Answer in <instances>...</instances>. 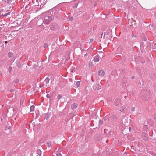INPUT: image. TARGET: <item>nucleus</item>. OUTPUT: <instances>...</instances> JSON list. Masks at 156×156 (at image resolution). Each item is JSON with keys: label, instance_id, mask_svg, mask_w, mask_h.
Masks as SVG:
<instances>
[{"label": "nucleus", "instance_id": "f257e3e1", "mask_svg": "<svg viewBox=\"0 0 156 156\" xmlns=\"http://www.w3.org/2000/svg\"><path fill=\"white\" fill-rule=\"evenodd\" d=\"M101 86L99 84H96L94 87V90H99L101 88Z\"/></svg>", "mask_w": 156, "mask_h": 156}, {"label": "nucleus", "instance_id": "f03ea898", "mask_svg": "<svg viewBox=\"0 0 156 156\" xmlns=\"http://www.w3.org/2000/svg\"><path fill=\"white\" fill-rule=\"evenodd\" d=\"M100 57L98 55H96L94 58V60L95 62H98L99 61Z\"/></svg>", "mask_w": 156, "mask_h": 156}, {"label": "nucleus", "instance_id": "7ed1b4c3", "mask_svg": "<svg viewBox=\"0 0 156 156\" xmlns=\"http://www.w3.org/2000/svg\"><path fill=\"white\" fill-rule=\"evenodd\" d=\"M104 72L102 70H100L98 72V75L101 76H102L104 75Z\"/></svg>", "mask_w": 156, "mask_h": 156}, {"label": "nucleus", "instance_id": "20e7f679", "mask_svg": "<svg viewBox=\"0 0 156 156\" xmlns=\"http://www.w3.org/2000/svg\"><path fill=\"white\" fill-rule=\"evenodd\" d=\"M77 107V105L76 103H73L72 106L71 108L72 109L76 108Z\"/></svg>", "mask_w": 156, "mask_h": 156}, {"label": "nucleus", "instance_id": "39448f33", "mask_svg": "<svg viewBox=\"0 0 156 156\" xmlns=\"http://www.w3.org/2000/svg\"><path fill=\"white\" fill-rule=\"evenodd\" d=\"M57 156H62V154L61 153V152L60 151H57L56 154Z\"/></svg>", "mask_w": 156, "mask_h": 156}, {"label": "nucleus", "instance_id": "423d86ee", "mask_svg": "<svg viewBox=\"0 0 156 156\" xmlns=\"http://www.w3.org/2000/svg\"><path fill=\"white\" fill-rule=\"evenodd\" d=\"M37 154L40 156L41 155V151L40 150H38L37 151Z\"/></svg>", "mask_w": 156, "mask_h": 156}, {"label": "nucleus", "instance_id": "0eeeda50", "mask_svg": "<svg viewBox=\"0 0 156 156\" xmlns=\"http://www.w3.org/2000/svg\"><path fill=\"white\" fill-rule=\"evenodd\" d=\"M35 107L34 106L32 105L30 107V110L31 111H33L34 110Z\"/></svg>", "mask_w": 156, "mask_h": 156}, {"label": "nucleus", "instance_id": "6e6552de", "mask_svg": "<svg viewBox=\"0 0 156 156\" xmlns=\"http://www.w3.org/2000/svg\"><path fill=\"white\" fill-rule=\"evenodd\" d=\"M13 54L12 52H10L8 54V56L10 57H12V56H13Z\"/></svg>", "mask_w": 156, "mask_h": 156}, {"label": "nucleus", "instance_id": "1a4fd4ad", "mask_svg": "<svg viewBox=\"0 0 156 156\" xmlns=\"http://www.w3.org/2000/svg\"><path fill=\"white\" fill-rule=\"evenodd\" d=\"M76 85L77 87H79L80 85V82H79V81L77 82L76 83Z\"/></svg>", "mask_w": 156, "mask_h": 156}, {"label": "nucleus", "instance_id": "9d476101", "mask_svg": "<svg viewBox=\"0 0 156 156\" xmlns=\"http://www.w3.org/2000/svg\"><path fill=\"white\" fill-rule=\"evenodd\" d=\"M46 20H51L52 18L50 16H49L48 17L47 19L46 18Z\"/></svg>", "mask_w": 156, "mask_h": 156}, {"label": "nucleus", "instance_id": "9b49d317", "mask_svg": "<svg viewBox=\"0 0 156 156\" xmlns=\"http://www.w3.org/2000/svg\"><path fill=\"white\" fill-rule=\"evenodd\" d=\"M47 144L48 146L50 147L51 146V143L50 142H48L47 143Z\"/></svg>", "mask_w": 156, "mask_h": 156}, {"label": "nucleus", "instance_id": "f8f14e48", "mask_svg": "<svg viewBox=\"0 0 156 156\" xmlns=\"http://www.w3.org/2000/svg\"><path fill=\"white\" fill-rule=\"evenodd\" d=\"M15 83L16 84L17 83H18L19 82V80L18 79H16L15 80Z\"/></svg>", "mask_w": 156, "mask_h": 156}, {"label": "nucleus", "instance_id": "ddd939ff", "mask_svg": "<svg viewBox=\"0 0 156 156\" xmlns=\"http://www.w3.org/2000/svg\"><path fill=\"white\" fill-rule=\"evenodd\" d=\"M62 97V95H58L57 96V98L58 99H60Z\"/></svg>", "mask_w": 156, "mask_h": 156}, {"label": "nucleus", "instance_id": "4468645a", "mask_svg": "<svg viewBox=\"0 0 156 156\" xmlns=\"http://www.w3.org/2000/svg\"><path fill=\"white\" fill-rule=\"evenodd\" d=\"M129 23L131 27H132L133 25V24H132L133 23V22L132 21L129 22Z\"/></svg>", "mask_w": 156, "mask_h": 156}, {"label": "nucleus", "instance_id": "2eb2a0df", "mask_svg": "<svg viewBox=\"0 0 156 156\" xmlns=\"http://www.w3.org/2000/svg\"><path fill=\"white\" fill-rule=\"evenodd\" d=\"M45 81L47 82V83H48L49 81V79L48 78H47L45 79Z\"/></svg>", "mask_w": 156, "mask_h": 156}, {"label": "nucleus", "instance_id": "dca6fc26", "mask_svg": "<svg viewBox=\"0 0 156 156\" xmlns=\"http://www.w3.org/2000/svg\"><path fill=\"white\" fill-rule=\"evenodd\" d=\"M135 108L134 107H132L131 108V110L132 111H134L135 110Z\"/></svg>", "mask_w": 156, "mask_h": 156}, {"label": "nucleus", "instance_id": "f3484780", "mask_svg": "<svg viewBox=\"0 0 156 156\" xmlns=\"http://www.w3.org/2000/svg\"><path fill=\"white\" fill-rule=\"evenodd\" d=\"M9 14V13H7L5 14V15H4V16H6Z\"/></svg>", "mask_w": 156, "mask_h": 156}, {"label": "nucleus", "instance_id": "a211bd4d", "mask_svg": "<svg viewBox=\"0 0 156 156\" xmlns=\"http://www.w3.org/2000/svg\"><path fill=\"white\" fill-rule=\"evenodd\" d=\"M99 122L101 124H102V121L101 120H99Z\"/></svg>", "mask_w": 156, "mask_h": 156}, {"label": "nucleus", "instance_id": "6ab92c4d", "mask_svg": "<svg viewBox=\"0 0 156 156\" xmlns=\"http://www.w3.org/2000/svg\"><path fill=\"white\" fill-rule=\"evenodd\" d=\"M47 46H48V45L46 44H44V47H47Z\"/></svg>", "mask_w": 156, "mask_h": 156}, {"label": "nucleus", "instance_id": "aec40b11", "mask_svg": "<svg viewBox=\"0 0 156 156\" xmlns=\"http://www.w3.org/2000/svg\"><path fill=\"white\" fill-rule=\"evenodd\" d=\"M93 41V39H90V42H91V43Z\"/></svg>", "mask_w": 156, "mask_h": 156}, {"label": "nucleus", "instance_id": "412c9836", "mask_svg": "<svg viewBox=\"0 0 156 156\" xmlns=\"http://www.w3.org/2000/svg\"><path fill=\"white\" fill-rule=\"evenodd\" d=\"M70 20H73V18L72 17H71L70 18Z\"/></svg>", "mask_w": 156, "mask_h": 156}, {"label": "nucleus", "instance_id": "4be33fe9", "mask_svg": "<svg viewBox=\"0 0 156 156\" xmlns=\"http://www.w3.org/2000/svg\"><path fill=\"white\" fill-rule=\"evenodd\" d=\"M47 97H48V98H49V97L48 96V94L47 95Z\"/></svg>", "mask_w": 156, "mask_h": 156}, {"label": "nucleus", "instance_id": "5701e85b", "mask_svg": "<svg viewBox=\"0 0 156 156\" xmlns=\"http://www.w3.org/2000/svg\"><path fill=\"white\" fill-rule=\"evenodd\" d=\"M154 119H155L156 120V116L155 115L154 117Z\"/></svg>", "mask_w": 156, "mask_h": 156}, {"label": "nucleus", "instance_id": "b1692460", "mask_svg": "<svg viewBox=\"0 0 156 156\" xmlns=\"http://www.w3.org/2000/svg\"><path fill=\"white\" fill-rule=\"evenodd\" d=\"M118 101L120 102V100H118Z\"/></svg>", "mask_w": 156, "mask_h": 156}, {"label": "nucleus", "instance_id": "393cba45", "mask_svg": "<svg viewBox=\"0 0 156 156\" xmlns=\"http://www.w3.org/2000/svg\"><path fill=\"white\" fill-rule=\"evenodd\" d=\"M90 64H91V63H89V66H90Z\"/></svg>", "mask_w": 156, "mask_h": 156}, {"label": "nucleus", "instance_id": "a878e982", "mask_svg": "<svg viewBox=\"0 0 156 156\" xmlns=\"http://www.w3.org/2000/svg\"><path fill=\"white\" fill-rule=\"evenodd\" d=\"M7 43V41H5V43Z\"/></svg>", "mask_w": 156, "mask_h": 156}]
</instances>
